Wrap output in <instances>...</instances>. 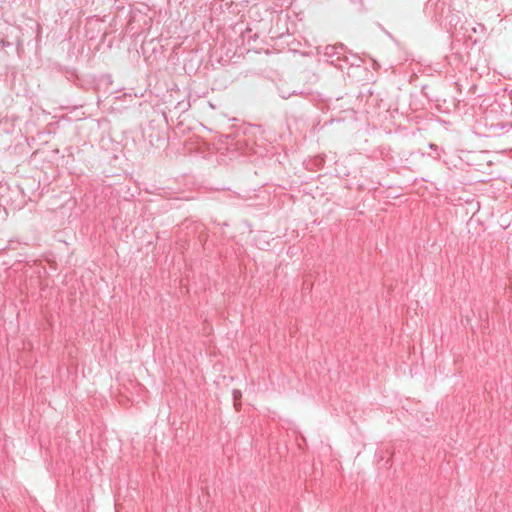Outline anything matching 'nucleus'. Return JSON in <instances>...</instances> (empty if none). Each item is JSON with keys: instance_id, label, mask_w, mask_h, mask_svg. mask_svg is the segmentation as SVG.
I'll list each match as a JSON object with an SVG mask.
<instances>
[{"instance_id": "4", "label": "nucleus", "mask_w": 512, "mask_h": 512, "mask_svg": "<svg viewBox=\"0 0 512 512\" xmlns=\"http://www.w3.org/2000/svg\"><path fill=\"white\" fill-rule=\"evenodd\" d=\"M281 96H282V98H288L289 97V95H284V94H282Z\"/></svg>"}, {"instance_id": "2", "label": "nucleus", "mask_w": 512, "mask_h": 512, "mask_svg": "<svg viewBox=\"0 0 512 512\" xmlns=\"http://www.w3.org/2000/svg\"><path fill=\"white\" fill-rule=\"evenodd\" d=\"M239 397H241V392L238 390L233 391V398L236 401Z\"/></svg>"}, {"instance_id": "3", "label": "nucleus", "mask_w": 512, "mask_h": 512, "mask_svg": "<svg viewBox=\"0 0 512 512\" xmlns=\"http://www.w3.org/2000/svg\"><path fill=\"white\" fill-rule=\"evenodd\" d=\"M435 147H436V145H434V144H430V148H431V149H434Z\"/></svg>"}, {"instance_id": "1", "label": "nucleus", "mask_w": 512, "mask_h": 512, "mask_svg": "<svg viewBox=\"0 0 512 512\" xmlns=\"http://www.w3.org/2000/svg\"><path fill=\"white\" fill-rule=\"evenodd\" d=\"M338 49H343V45H340V46L328 45L324 48L323 56L326 57L327 60L330 61L331 64H334L333 57L339 53Z\"/></svg>"}]
</instances>
